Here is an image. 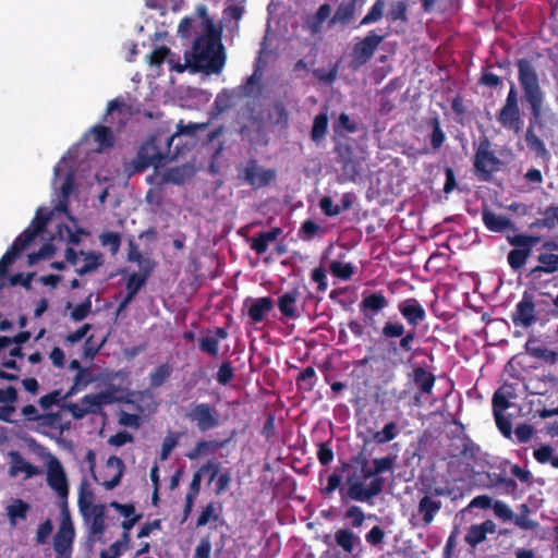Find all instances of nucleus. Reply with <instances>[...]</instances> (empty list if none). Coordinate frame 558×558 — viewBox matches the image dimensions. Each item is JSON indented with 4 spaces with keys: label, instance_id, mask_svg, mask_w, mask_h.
<instances>
[{
    "label": "nucleus",
    "instance_id": "obj_1",
    "mask_svg": "<svg viewBox=\"0 0 558 558\" xmlns=\"http://www.w3.org/2000/svg\"><path fill=\"white\" fill-rule=\"evenodd\" d=\"M72 163L73 159L71 154L69 156L63 157L59 163L54 168V179L52 182L53 189L59 190L61 194V199L56 205V208L52 213L47 217L46 209L39 208L37 210L36 217L32 222V226L24 231L22 235H20L12 248L8 251L0 260V289L3 288L8 281L12 286L22 284L26 288L31 286V281L33 279V274L27 276L15 275L10 279L7 277L8 266L14 260L17 253L21 251L33 247L39 244L45 239L46 232H51L52 229H58L57 236H52L54 241L57 238L59 241H65L68 243H77L80 241V234L83 231L74 230V228L70 226H61L59 223V215L65 214L66 211V199L72 192L73 189V175H72Z\"/></svg>",
    "mask_w": 558,
    "mask_h": 558
},
{
    "label": "nucleus",
    "instance_id": "obj_2",
    "mask_svg": "<svg viewBox=\"0 0 558 558\" xmlns=\"http://www.w3.org/2000/svg\"><path fill=\"white\" fill-rule=\"evenodd\" d=\"M181 38L195 37L193 48L185 52V69L207 74L220 73L226 56L219 32L214 26L205 5H198L193 15L185 17L178 27Z\"/></svg>",
    "mask_w": 558,
    "mask_h": 558
},
{
    "label": "nucleus",
    "instance_id": "obj_3",
    "mask_svg": "<svg viewBox=\"0 0 558 558\" xmlns=\"http://www.w3.org/2000/svg\"><path fill=\"white\" fill-rule=\"evenodd\" d=\"M196 128L198 126L194 124L186 126L179 125V131L171 137L156 135L149 138L142 145L137 153V157L135 159L136 169L143 170L150 166L157 168L159 165H161L165 158L163 146L170 148L177 140H180V137L183 135H190L192 130Z\"/></svg>",
    "mask_w": 558,
    "mask_h": 558
},
{
    "label": "nucleus",
    "instance_id": "obj_4",
    "mask_svg": "<svg viewBox=\"0 0 558 558\" xmlns=\"http://www.w3.org/2000/svg\"><path fill=\"white\" fill-rule=\"evenodd\" d=\"M128 393L124 389L110 385L107 389L86 395L77 402H70L63 405V410L69 412L73 418L81 420L88 414L98 412L104 405L125 400Z\"/></svg>",
    "mask_w": 558,
    "mask_h": 558
},
{
    "label": "nucleus",
    "instance_id": "obj_5",
    "mask_svg": "<svg viewBox=\"0 0 558 558\" xmlns=\"http://www.w3.org/2000/svg\"><path fill=\"white\" fill-rule=\"evenodd\" d=\"M77 504L90 535L94 538H99L106 527L107 507L102 504L94 502V494L85 483L81 485Z\"/></svg>",
    "mask_w": 558,
    "mask_h": 558
},
{
    "label": "nucleus",
    "instance_id": "obj_6",
    "mask_svg": "<svg viewBox=\"0 0 558 558\" xmlns=\"http://www.w3.org/2000/svg\"><path fill=\"white\" fill-rule=\"evenodd\" d=\"M518 66L519 78L524 89L525 97L531 104L534 116L538 117L541 113L543 98L538 86L537 75L532 65L525 60H520L518 62Z\"/></svg>",
    "mask_w": 558,
    "mask_h": 558
},
{
    "label": "nucleus",
    "instance_id": "obj_7",
    "mask_svg": "<svg viewBox=\"0 0 558 558\" xmlns=\"http://www.w3.org/2000/svg\"><path fill=\"white\" fill-rule=\"evenodd\" d=\"M60 515L59 529L53 538L54 550L60 556H69L75 537V531L65 502L61 504Z\"/></svg>",
    "mask_w": 558,
    "mask_h": 558
},
{
    "label": "nucleus",
    "instance_id": "obj_8",
    "mask_svg": "<svg viewBox=\"0 0 558 558\" xmlns=\"http://www.w3.org/2000/svg\"><path fill=\"white\" fill-rule=\"evenodd\" d=\"M362 481L356 476L348 478V496L356 501H367L381 492L383 480L374 478L369 483Z\"/></svg>",
    "mask_w": 558,
    "mask_h": 558
},
{
    "label": "nucleus",
    "instance_id": "obj_9",
    "mask_svg": "<svg viewBox=\"0 0 558 558\" xmlns=\"http://www.w3.org/2000/svg\"><path fill=\"white\" fill-rule=\"evenodd\" d=\"M186 417L193 422L199 430L206 432L218 426L219 418L216 411L208 404L199 403L193 405L186 413Z\"/></svg>",
    "mask_w": 558,
    "mask_h": 558
},
{
    "label": "nucleus",
    "instance_id": "obj_10",
    "mask_svg": "<svg viewBox=\"0 0 558 558\" xmlns=\"http://www.w3.org/2000/svg\"><path fill=\"white\" fill-rule=\"evenodd\" d=\"M474 166L483 179H487L492 172L498 169L499 160L490 150V144L487 140L478 144Z\"/></svg>",
    "mask_w": 558,
    "mask_h": 558
},
{
    "label": "nucleus",
    "instance_id": "obj_11",
    "mask_svg": "<svg viewBox=\"0 0 558 558\" xmlns=\"http://www.w3.org/2000/svg\"><path fill=\"white\" fill-rule=\"evenodd\" d=\"M114 137L109 128L97 125L84 136L82 145H85L88 150L102 151L113 145Z\"/></svg>",
    "mask_w": 558,
    "mask_h": 558
},
{
    "label": "nucleus",
    "instance_id": "obj_12",
    "mask_svg": "<svg viewBox=\"0 0 558 558\" xmlns=\"http://www.w3.org/2000/svg\"><path fill=\"white\" fill-rule=\"evenodd\" d=\"M194 172L195 170L193 166L183 165L168 169L163 172L155 171V173L148 178V181L158 185L166 183L181 184L192 178Z\"/></svg>",
    "mask_w": 558,
    "mask_h": 558
},
{
    "label": "nucleus",
    "instance_id": "obj_13",
    "mask_svg": "<svg viewBox=\"0 0 558 558\" xmlns=\"http://www.w3.org/2000/svg\"><path fill=\"white\" fill-rule=\"evenodd\" d=\"M63 408L53 413L41 414L38 417L37 429L50 436L62 435L64 430L70 428V422L63 420Z\"/></svg>",
    "mask_w": 558,
    "mask_h": 558
},
{
    "label": "nucleus",
    "instance_id": "obj_14",
    "mask_svg": "<svg viewBox=\"0 0 558 558\" xmlns=\"http://www.w3.org/2000/svg\"><path fill=\"white\" fill-rule=\"evenodd\" d=\"M66 262L73 265L76 272L84 275L93 271L101 264V256L96 253H76L72 248L66 250Z\"/></svg>",
    "mask_w": 558,
    "mask_h": 558
},
{
    "label": "nucleus",
    "instance_id": "obj_15",
    "mask_svg": "<svg viewBox=\"0 0 558 558\" xmlns=\"http://www.w3.org/2000/svg\"><path fill=\"white\" fill-rule=\"evenodd\" d=\"M149 65L160 66L166 63L171 71L183 72L184 65L180 62V58L171 52L165 46L156 47L149 56H147Z\"/></svg>",
    "mask_w": 558,
    "mask_h": 558
},
{
    "label": "nucleus",
    "instance_id": "obj_16",
    "mask_svg": "<svg viewBox=\"0 0 558 558\" xmlns=\"http://www.w3.org/2000/svg\"><path fill=\"white\" fill-rule=\"evenodd\" d=\"M31 335L27 331L21 332L14 338L0 337V352L8 351L10 359L3 362V366L8 368H15V357L21 356L20 345L29 339Z\"/></svg>",
    "mask_w": 558,
    "mask_h": 558
},
{
    "label": "nucleus",
    "instance_id": "obj_17",
    "mask_svg": "<svg viewBox=\"0 0 558 558\" xmlns=\"http://www.w3.org/2000/svg\"><path fill=\"white\" fill-rule=\"evenodd\" d=\"M47 481L61 498L68 496V483L62 465L56 459L49 461Z\"/></svg>",
    "mask_w": 558,
    "mask_h": 558
},
{
    "label": "nucleus",
    "instance_id": "obj_18",
    "mask_svg": "<svg viewBox=\"0 0 558 558\" xmlns=\"http://www.w3.org/2000/svg\"><path fill=\"white\" fill-rule=\"evenodd\" d=\"M383 39L384 36L371 33L363 40L359 41L353 50L354 61L359 64H363L369 60Z\"/></svg>",
    "mask_w": 558,
    "mask_h": 558
},
{
    "label": "nucleus",
    "instance_id": "obj_19",
    "mask_svg": "<svg viewBox=\"0 0 558 558\" xmlns=\"http://www.w3.org/2000/svg\"><path fill=\"white\" fill-rule=\"evenodd\" d=\"M134 111L130 104L122 97L111 100L108 104L107 116L110 118L111 123L118 126L124 125L133 116Z\"/></svg>",
    "mask_w": 558,
    "mask_h": 558
},
{
    "label": "nucleus",
    "instance_id": "obj_20",
    "mask_svg": "<svg viewBox=\"0 0 558 558\" xmlns=\"http://www.w3.org/2000/svg\"><path fill=\"white\" fill-rule=\"evenodd\" d=\"M124 465L120 458L118 457H110L105 465L104 469V482L102 485L107 489H112L114 486H117L123 475Z\"/></svg>",
    "mask_w": 558,
    "mask_h": 558
},
{
    "label": "nucleus",
    "instance_id": "obj_21",
    "mask_svg": "<svg viewBox=\"0 0 558 558\" xmlns=\"http://www.w3.org/2000/svg\"><path fill=\"white\" fill-rule=\"evenodd\" d=\"M245 179L251 185L262 187L275 179V171L252 163L245 169Z\"/></svg>",
    "mask_w": 558,
    "mask_h": 558
},
{
    "label": "nucleus",
    "instance_id": "obj_22",
    "mask_svg": "<svg viewBox=\"0 0 558 558\" xmlns=\"http://www.w3.org/2000/svg\"><path fill=\"white\" fill-rule=\"evenodd\" d=\"M399 311L410 325L416 326L425 318V311L422 305L413 299L399 304Z\"/></svg>",
    "mask_w": 558,
    "mask_h": 558
},
{
    "label": "nucleus",
    "instance_id": "obj_23",
    "mask_svg": "<svg viewBox=\"0 0 558 558\" xmlns=\"http://www.w3.org/2000/svg\"><path fill=\"white\" fill-rule=\"evenodd\" d=\"M512 319L517 326H531L536 320L535 308L532 301L523 299L519 302Z\"/></svg>",
    "mask_w": 558,
    "mask_h": 558
},
{
    "label": "nucleus",
    "instance_id": "obj_24",
    "mask_svg": "<svg viewBox=\"0 0 558 558\" xmlns=\"http://www.w3.org/2000/svg\"><path fill=\"white\" fill-rule=\"evenodd\" d=\"M10 464V475L19 476L22 475L24 478H29L39 473L38 469L33 466L31 463L25 461L19 453L12 452Z\"/></svg>",
    "mask_w": 558,
    "mask_h": 558
},
{
    "label": "nucleus",
    "instance_id": "obj_25",
    "mask_svg": "<svg viewBox=\"0 0 558 558\" xmlns=\"http://www.w3.org/2000/svg\"><path fill=\"white\" fill-rule=\"evenodd\" d=\"M300 298V292L298 290H291L283 293L278 299V307L283 316L288 318H296L298 317V301Z\"/></svg>",
    "mask_w": 558,
    "mask_h": 558
},
{
    "label": "nucleus",
    "instance_id": "obj_26",
    "mask_svg": "<svg viewBox=\"0 0 558 558\" xmlns=\"http://www.w3.org/2000/svg\"><path fill=\"white\" fill-rule=\"evenodd\" d=\"M16 391L12 387L0 389V418L10 421L15 411Z\"/></svg>",
    "mask_w": 558,
    "mask_h": 558
},
{
    "label": "nucleus",
    "instance_id": "obj_27",
    "mask_svg": "<svg viewBox=\"0 0 558 558\" xmlns=\"http://www.w3.org/2000/svg\"><path fill=\"white\" fill-rule=\"evenodd\" d=\"M499 122L507 129L519 132L522 126L520 119L519 108L511 106H504L498 116Z\"/></svg>",
    "mask_w": 558,
    "mask_h": 558
},
{
    "label": "nucleus",
    "instance_id": "obj_28",
    "mask_svg": "<svg viewBox=\"0 0 558 558\" xmlns=\"http://www.w3.org/2000/svg\"><path fill=\"white\" fill-rule=\"evenodd\" d=\"M495 531V523L490 520H487L482 524L471 526L465 539L469 544L476 545L485 539L487 533L493 534Z\"/></svg>",
    "mask_w": 558,
    "mask_h": 558
},
{
    "label": "nucleus",
    "instance_id": "obj_29",
    "mask_svg": "<svg viewBox=\"0 0 558 558\" xmlns=\"http://www.w3.org/2000/svg\"><path fill=\"white\" fill-rule=\"evenodd\" d=\"M272 308V302L269 298H258L252 300L248 307V315L254 323L262 322Z\"/></svg>",
    "mask_w": 558,
    "mask_h": 558
},
{
    "label": "nucleus",
    "instance_id": "obj_30",
    "mask_svg": "<svg viewBox=\"0 0 558 558\" xmlns=\"http://www.w3.org/2000/svg\"><path fill=\"white\" fill-rule=\"evenodd\" d=\"M110 507L114 508L120 515L124 518L122 522V527L125 531H130L135 523L141 519V515L136 513L135 508L131 504L122 505L116 501L110 504Z\"/></svg>",
    "mask_w": 558,
    "mask_h": 558
},
{
    "label": "nucleus",
    "instance_id": "obj_31",
    "mask_svg": "<svg viewBox=\"0 0 558 558\" xmlns=\"http://www.w3.org/2000/svg\"><path fill=\"white\" fill-rule=\"evenodd\" d=\"M525 350L532 356L544 360L549 363H555L557 360V354L554 351L547 349L535 339L527 340L525 344Z\"/></svg>",
    "mask_w": 558,
    "mask_h": 558
},
{
    "label": "nucleus",
    "instance_id": "obj_32",
    "mask_svg": "<svg viewBox=\"0 0 558 558\" xmlns=\"http://www.w3.org/2000/svg\"><path fill=\"white\" fill-rule=\"evenodd\" d=\"M281 230L274 228L270 231L262 232L256 238L252 239L251 247L258 254H263L267 251L269 243L277 240Z\"/></svg>",
    "mask_w": 558,
    "mask_h": 558
},
{
    "label": "nucleus",
    "instance_id": "obj_33",
    "mask_svg": "<svg viewBox=\"0 0 558 558\" xmlns=\"http://www.w3.org/2000/svg\"><path fill=\"white\" fill-rule=\"evenodd\" d=\"M97 380L89 369L84 368L80 369L73 380V385L70 390L66 392L65 397H72L78 391L85 389L89 384Z\"/></svg>",
    "mask_w": 558,
    "mask_h": 558
},
{
    "label": "nucleus",
    "instance_id": "obj_34",
    "mask_svg": "<svg viewBox=\"0 0 558 558\" xmlns=\"http://www.w3.org/2000/svg\"><path fill=\"white\" fill-rule=\"evenodd\" d=\"M440 506V501L430 496H425L421 499L418 511L423 515L425 524H429L433 521L434 514L438 512Z\"/></svg>",
    "mask_w": 558,
    "mask_h": 558
},
{
    "label": "nucleus",
    "instance_id": "obj_35",
    "mask_svg": "<svg viewBox=\"0 0 558 558\" xmlns=\"http://www.w3.org/2000/svg\"><path fill=\"white\" fill-rule=\"evenodd\" d=\"M145 283V277L140 274H132L126 282V291L128 294L124 300L120 304V311L128 306V304L133 300L135 294Z\"/></svg>",
    "mask_w": 558,
    "mask_h": 558
},
{
    "label": "nucleus",
    "instance_id": "obj_36",
    "mask_svg": "<svg viewBox=\"0 0 558 558\" xmlns=\"http://www.w3.org/2000/svg\"><path fill=\"white\" fill-rule=\"evenodd\" d=\"M206 473H210L209 481H214L215 477L218 475V464L214 461H209L194 474L191 483V488L194 495L198 493L202 476H204Z\"/></svg>",
    "mask_w": 558,
    "mask_h": 558
},
{
    "label": "nucleus",
    "instance_id": "obj_37",
    "mask_svg": "<svg viewBox=\"0 0 558 558\" xmlns=\"http://www.w3.org/2000/svg\"><path fill=\"white\" fill-rule=\"evenodd\" d=\"M336 543L343 548L344 551L351 554L354 547L359 544V537L347 529H341L336 532Z\"/></svg>",
    "mask_w": 558,
    "mask_h": 558
},
{
    "label": "nucleus",
    "instance_id": "obj_38",
    "mask_svg": "<svg viewBox=\"0 0 558 558\" xmlns=\"http://www.w3.org/2000/svg\"><path fill=\"white\" fill-rule=\"evenodd\" d=\"M27 510L28 505L21 499H15L10 505H8L7 514L11 525L15 526L19 520H24L26 518Z\"/></svg>",
    "mask_w": 558,
    "mask_h": 558
},
{
    "label": "nucleus",
    "instance_id": "obj_39",
    "mask_svg": "<svg viewBox=\"0 0 558 558\" xmlns=\"http://www.w3.org/2000/svg\"><path fill=\"white\" fill-rule=\"evenodd\" d=\"M513 397L510 386H502L493 398L494 412H505L510 407V399Z\"/></svg>",
    "mask_w": 558,
    "mask_h": 558
},
{
    "label": "nucleus",
    "instance_id": "obj_40",
    "mask_svg": "<svg viewBox=\"0 0 558 558\" xmlns=\"http://www.w3.org/2000/svg\"><path fill=\"white\" fill-rule=\"evenodd\" d=\"M483 221L492 231H504L510 226V220L504 216L485 210L483 213Z\"/></svg>",
    "mask_w": 558,
    "mask_h": 558
},
{
    "label": "nucleus",
    "instance_id": "obj_41",
    "mask_svg": "<svg viewBox=\"0 0 558 558\" xmlns=\"http://www.w3.org/2000/svg\"><path fill=\"white\" fill-rule=\"evenodd\" d=\"M147 8L157 10L163 16L168 10L177 12L184 0H144Z\"/></svg>",
    "mask_w": 558,
    "mask_h": 558
},
{
    "label": "nucleus",
    "instance_id": "obj_42",
    "mask_svg": "<svg viewBox=\"0 0 558 558\" xmlns=\"http://www.w3.org/2000/svg\"><path fill=\"white\" fill-rule=\"evenodd\" d=\"M414 383L424 393H430L434 387L435 377L424 368H416L414 372Z\"/></svg>",
    "mask_w": 558,
    "mask_h": 558
},
{
    "label": "nucleus",
    "instance_id": "obj_43",
    "mask_svg": "<svg viewBox=\"0 0 558 558\" xmlns=\"http://www.w3.org/2000/svg\"><path fill=\"white\" fill-rule=\"evenodd\" d=\"M538 262L539 266L535 268V271L551 274L558 269V255L556 254H541Z\"/></svg>",
    "mask_w": 558,
    "mask_h": 558
},
{
    "label": "nucleus",
    "instance_id": "obj_44",
    "mask_svg": "<svg viewBox=\"0 0 558 558\" xmlns=\"http://www.w3.org/2000/svg\"><path fill=\"white\" fill-rule=\"evenodd\" d=\"M387 306L386 298L380 293H373L368 296L364 298L361 303V307L364 310H371L374 312H378Z\"/></svg>",
    "mask_w": 558,
    "mask_h": 558
},
{
    "label": "nucleus",
    "instance_id": "obj_45",
    "mask_svg": "<svg viewBox=\"0 0 558 558\" xmlns=\"http://www.w3.org/2000/svg\"><path fill=\"white\" fill-rule=\"evenodd\" d=\"M398 435V426L396 423L390 422L384 426L379 432H376L373 436L374 441L377 444H386L396 438Z\"/></svg>",
    "mask_w": 558,
    "mask_h": 558
},
{
    "label": "nucleus",
    "instance_id": "obj_46",
    "mask_svg": "<svg viewBox=\"0 0 558 558\" xmlns=\"http://www.w3.org/2000/svg\"><path fill=\"white\" fill-rule=\"evenodd\" d=\"M329 269L332 275L342 280H348L353 275L354 270L351 264L338 260H332L329 265Z\"/></svg>",
    "mask_w": 558,
    "mask_h": 558
},
{
    "label": "nucleus",
    "instance_id": "obj_47",
    "mask_svg": "<svg viewBox=\"0 0 558 558\" xmlns=\"http://www.w3.org/2000/svg\"><path fill=\"white\" fill-rule=\"evenodd\" d=\"M541 241L539 236L518 234L512 238L511 244L517 246V250H526L530 254L534 245Z\"/></svg>",
    "mask_w": 558,
    "mask_h": 558
},
{
    "label": "nucleus",
    "instance_id": "obj_48",
    "mask_svg": "<svg viewBox=\"0 0 558 558\" xmlns=\"http://www.w3.org/2000/svg\"><path fill=\"white\" fill-rule=\"evenodd\" d=\"M385 8L386 4L384 0L376 1L368 13L362 19L361 25H367L379 21L384 15Z\"/></svg>",
    "mask_w": 558,
    "mask_h": 558
},
{
    "label": "nucleus",
    "instance_id": "obj_49",
    "mask_svg": "<svg viewBox=\"0 0 558 558\" xmlns=\"http://www.w3.org/2000/svg\"><path fill=\"white\" fill-rule=\"evenodd\" d=\"M56 250H57V247L51 243L44 244L38 252L31 253L28 255V265L33 266V265L37 264L39 260H45V259L50 258L54 254Z\"/></svg>",
    "mask_w": 558,
    "mask_h": 558
},
{
    "label": "nucleus",
    "instance_id": "obj_50",
    "mask_svg": "<svg viewBox=\"0 0 558 558\" xmlns=\"http://www.w3.org/2000/svg\"><path fill=\"white\" fill-rule=\"evenodd\" d=\"M326 131H327V116L324 113L316 116V118L314 120L313 129H312V138L316 142L322 140L325 136Z\"/></svg>",
    "mask_w": 558,
    "mask_h": 558
},
{
    "label": "nucleus",
    "instance_id": "obj_51",
    "mask_svg": "<svg viewBox=\"0 0 558 558\" xmlns=\"http://www.w3.org/2000/svg\"><path fill=\"white\" fill-rule=\"evenodd\" d=\"M529 255L526 250L515 248L508 254V262L513 269H519L525 264Z\"/></svg>",
    "mask_w": 558,
    "mask_h": 558
},
{
    "label": "nucleus",
    "instance_id": "obj_52",
    "mask_svg": "<svg viewBox=\"0 0 558 558\" xmlns=\"http://www.w3.org/2000/svg\"><path fill=\"white\" fill-rule=\"evenodd\" d=\"M170 375V367L167 365H160L158 366L151 374H150V384L153 387H159L161 386L169 377Z\"/></svg>",
    "mask_w": 558,
    "mask_h": 558
},
{
    "label": "nucleus",
    "instance_id": "obj_53",
    "mask_svg": "<svg viewBox=\"0 0 558 558\" xmlns=\"http://www.w3.org/2000/svg\"><path fill=\"white\" fill-rule=\"evenodd\" d=\"M64 398H66V397L62 396L61 391L54 390V391H51V392L43 396L39 399V405L43 410H48L52 405L58 404Z\"/></svg>",
    "mask_w": 558,
    "mask_h": 558
},
{
    "label": "nucleus",
    "instance_id": "obj_54",
    "mask_svg": "<svg viewBox=\"0 0 558 558\" xmlns=\"http://www.w3.org/2000/svg\"><path fill=\"white\" fill-rule=\"evenodd\" d=\"M345 518L351 521L354 527H359L365 520V513L360 507L351 506L345 512Z\"/></svg>",
    "mask_w": 558,
    "mask_h": 558
},
{
    "label": "nucleus",
    "instance_id": "obj_55",
    "mask_svg": "<svg viewBox=\"0 0 558 558\" xmlns=\"http://www.w3.org/2000/svg\"><path fill=\"white\" fill-rule=\"evenodd\" d=\"M493 510L496 517L505 521L511 520L513 517V511L510 509V507L500 500H497L493 504Z\"/></svg>",
    "mask_w": 558,
    "mask_h": 558
},
{
    "label": "nucleus",
    "instance_id": "obj_56",
    "mask_svg": "<svg viewBox=\"0 0 558 558\" xmlns=\"http://www.w3.org/2000/svg\"><path fill=\"white\" fill-rule=\"evenodd\" d=\"M404 333V326L401 323L387 322L383 328V335L387 338L401 337Z\"/></svg>",
    "mask_w": 558,
    "mask_h": 558
},
{
    "label": "nucleus",
    "instance_id": "obj_57",
    "mask_svg": "<svg viewBox=\"0 0 558 558\" xmlns=\"http://www.w3.org/2000/svg\"><path fill=\"white\" fill-rule=\"evenodd\" d=\"M52 530H53V525L50 520H46L45 522H43L38 526L37 532H36L37 543L45 544L49 539V537L52 533Z\"/></svg>",
    "mask_w": 558,
    "mask_h": 558
},
{
    "label": "nucleus",
    "instance_id": "obj_58",
    "mask_svg": "<svg viewBox=\"0 0 558 558\" xmlns=\"http://www.w3.org/2000/svg\"><path fill=\"white\" fill-rule=\"evenodd\" d=\"M374 472L376 475L390 471L393 465V458L384 457L373 460Z\"/></svg>",
    "mask_w": 558,
    "mask_h": 558
},
{
    "label": "nucleus",
    "instance_id": "obj_59",
    "mask_svg": "<svg viewBox=\"0 0 558 558\" xmlns=\"http://www.w3.org/2000/svg\"><path fill=\"white\" fill-rule=\"evenodd\" d=\"M213 447L211 442L208 441H199L196 444L193 450H191L189 453H186V457L190 460H195L202 456H205L209 452L210 448Z\"/></svg>",
    "mask_w": 558,
    "mask_h": 558
},
{
    "label": "nucleus",
    "instance_id": "obj_60",
    "mask_svg": "<svg viewBox=\"0 0 558 558\" xmlns=\"http://www.w3.org/2000/svg\"><path fill=\"white\" fill-rule=\"evenodd\" d=\"M320 209L327 216H336L341 213L342 208L338 205H335L330 197H323L319 202Z\"/></svg>",
    "mask_w": 558,
    "mask_h": 558
},
{
    "label": "nucleus",
    "instance_id": "obj_61",
    "mask_svg": "<svg viewBox=\"0 0 558 558\" xmlns=\"http://www.w3.org/2000/svg\"><path fill=\"white\" fill-rule=\"evenodd\" d=\"M218 344L219 340L215 336H208L202 339L201 349L211 355H216L218 353Z\"/></svg>",
    "mask_w": 558,
    "mask_h": 558
},
{
    "label": "nucleus",
    "instance_id": "obj_62",
    "mask_svg": "<svg viewBox=\"0 0 558 558\" xmlns=\"http://www.w3.org/2000/svg\"><path fill=\"white\" fill-rule=\"evenodd\" d=\"M494 415L499 430L506 437H509L511 434V423L509 418L504 415V412H494Z\"/></svg>",
    "mask_w": 558,
    "mask_h": 558
},
{
    "label": "nucleus",
    "instance_id": "obj_63",
    "mask_svg": "<svg viewBox=\"0 0 558 558\" xmlns=\"http://www.w3.org/2000/svg\"><path fill=\"white\" fill-rule=\"evenodd\" d=\"M177 437L174 435H168L163 441L160 452V460L165 461L168 459L169 454L173 450V448L177 446Z\"/></svg>",
    "mask_w": 558,
    "mask_h": 558
},
{
    "label": "nucleus",
    "instance_id": "obj_64",
    "mask_svg": "<svg viewBox=\"0 0 558 558\" xmlns=\"http://www.w3.org/2000/svg\"><path fill=\"white\" fill-rule=\"evenodd\" d=\"M100 241L102 245L109 246L112 253H116L120 245L119 235L113 232L102 234Z\"/></svg>",
    "mask_w": 558,
    "mask_h": 558
}]
</instances>
